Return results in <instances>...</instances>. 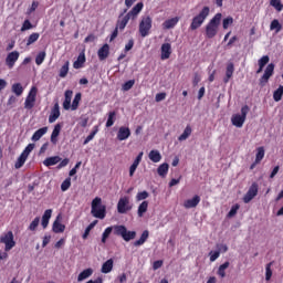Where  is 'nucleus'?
<instances>
[{
	"label": "nucleus",
	"mask_w": 283,
	"mask_h": 283,
	"mask_svg": "<svg viewBox=\"0 0 283 283\" xmlns=\"http://www.w3.org/2000/svg\"><path fill=\"white\" fill-rule=\"evenodd\" d=\"M270 4L272 6V8H275V10H277V12H282L283 4H282L281 0H271Z\"/></svg>",
	"instance_id": "obj_54"
},
{
	"label": "nucleus",
	"mask_w": 283,
	"mask_h": 283,
	"mask_svg": "<svg viewBox=\"0 0 283 283\" xmlns=\"http://www.w3.org/2000/svg\"><path fill=\"white\" fill-rule=\"evenodd\" d=\"M59 218H61V214H59L56 220L53 222V233H63L65 231V224L61 223V221H59Z\"/></svg>",
	"instance_id": "obj_23"
},
{
	"label": "nucleus",
	"mask_w": 283,
	"mask_h": 283,
	"mask_svg": "<svg viewBox=\"0 0 283 283\" xmlns=\"http://www.w3.org/2000/svg\"><path fill=\"white\" fill-rule=\"evenodd\" d=\"M114 234L120 235L125 242H129L136 238V231H127L125 226H114Z\"/></svg>",
	"instance_id": "obj_5"
},
{
	"label": "nucleus",
	"mask_w": 283,
	"mask_h": 283,
	"mask_svg": "<svg viewBox=\"0 0 283 283\" xmlns=\"http://www.w3.org/2000/svg\"><path fill=\"white\" fill-rule=\"evenodd\" d=\"M19 51L10 52L6 57V65L9 67V70H12L14 67V63L19 61Z\"/></svg>",
	"instance_id": "obj_13"
},
{
	"label": "nucleus",
	"mask_w": 283,
	"mask_h": 283,
	"mask_svg": "<svg viewBox=\"0 0 283 283\" xmlns=\"http://www.w3.org/2000/svg\"><path fill=\"white\" fill-rule=\"evenodd\" d=\"M143 8H145V4L143 2H138L136 7H133L132 10L123 17V13L119 15V19L117 20L116 28L119 30H125L127 28V24L129 21H136L138 19V15L140 12H143ZM120 17H123L120 19Z\"/></svg>",
	"instance_id": "obj_1"
},
{
	"label": "nucleus",
	"mask_w": 283,
	"mask_h": 283,
	"mask_svg": "<svg viewBox=\"0 0 283 283\" xmlns=\"http://www.w3.org/2000/svg\"><path fill=\"white\" fill-rule=\"evenodd\" d=\"M233 25V17H227L222 20V28L223 30H229V27Z\"/></svg>",
	"instance_id": "obj_52"
},
{
	"label": "nucleus",
	"mask_w": 283,
	"mask_h": 283,
	"mask_svg": "<svg viewBox=\"0 0 283 283\" xmlns=\"http://www.w3.org/2000/svg\"><path fill=\"white\" fill-rule=\"evenodd\" d=\"M114 269V260L108 259L106 262L103 263L102 265V273H112V270Z\"/></svg>",
	"instance_id": "obj_30"
},
{
	"label": "nucleus",
	"mask_w": 283,
	"mask_h": 283,
	"mask_svg": "<svg viewBox=\"0 0 283 283\" xmlns=\"http://www.w3.org/2000/svg\"><path fill=\"white\" fill-rule=\"evenodd\" d=\"M134 85H136V80H129L123 84L122 90L124 92H129Z\"/></svg>",
	"instance_id": "obj_48"
},
{
	"label": "nucleus",
	"mask_w": 283,
	"mask_h": 283,
	"mask_svg": "<svg viewBox=\"0 0 283 283\" xmlns=\"http://www.w3.org/2000/svg\"><path fill=\"white\" fill-rule=\"evenodd\" d=\"M147 209H149V201L142 202L137 209L138 218H143V216H145V213H147Z\"/></svg>",
	"instance_id": "obj_33"
},
{
	"label": "nucleus",
	"mask_w": 283,
	"mask_h": 283,
	"mask_svg": "<svg viewBox=\"0 0 283 283\" xmlns=\"http://www.w3.org/2000/svg\"><path fill=\"white\" fill-rule=\"evenodd\" d=\"M282 96H283V85H280L279 88L273 93V98L275 103H280V101H282Z\"/></svg>",
	"instance_id": "obj_42"
},
{
	"label": "nucleus",
	"mask_w": 283,
	"mask_h": 283,
	"mask_svg": "<svg viewBox=\"0 0 283 283\" xmlns=\"http://www.w3.org/2000/svg\"><path fill=\"white\" fill-rule=\"evenodd\" d=\"M178 21H180L178 17L166 20L164 22L165 30H171L172 28H176V25H178Z\"/></svg>",
	"instance_id": "obj_31"
},
{
	"label": "nucleus",
	"mask_w": 283,
	"mask_h": 283,
	"mask_svg": "<svg viewBox=\"0 0 283 283\" xmlns=\"http://www.w3.org/2000/svg\"><path fill=\"white\" fill-rule=\"evenodd\" d=\"M260 189V186L258 185V182H253L249 190L247 191V193L243 196V202L245 205H249V202H251V200H253V198H255V196H258V191Z\"/></svg>",
	"instance_id": "obj_11"
},
{
	"label": "nucleus",
	"mask_w": 283,
	"mask_h": 283,
	"mask_svg": "<svg viewBox=\"0 0 283 283\" xmlns=\"http://www.w3.org/2000/svg\"><path fill=\"white\" fill-rule=\"evenodd\" d=\"M11 92L15 94V96H21L23 94V85H21V83L12 84Z\"/></svg>",
	"instance_id": "obj_36"
},
{
	"label": "nucleus",
	"mask_w": 283,
	"mask_h": 283,
	"mask_svg": "<svg viewBox=\"0 0 283 283\" xmlns=\"http://www.w3.org/2000/svg\"><path fill=\"white\" fill-rule=\"evenodd\" d=\"M33 150L34 144H29L21 154L22 156H25L28 158V156H30V154H32Z\"/></svg>",
	"instance_id": "obj_59"
},
{
	"label": "nucleus",
	"mask_w": 283,
	"mask_h": 283,
	"mask_svg": "<svg viewBox=\"0 0 283 283\" xmlns=\"http://www.w3.org/2000/svg\"><path fill=\"white\" fill-rule=\"evenodd\" d=\"M148 239H149V230H145L142 233L139 240L134 242V247H143V244H145Z\"/></svg>",
	"instance_id": "obj_28"
},
{
	"label": "nucleus",
	"mask_w": 283,
	"mask_h": 283,
	"mask_svg": "<svg viewBox=\"0 0 283 283\" xmlns=\"http://www.w3.org/2000/svg\"><path fill=\"white\" fill-rule=\"evenodd\" d=\"M69 72H70V61H66L60 69V73H59L60 78H65Z\"/></svg>",
	"instance_id": "obj_37"
},
{
	"label": "nucleus",
	"mask_w": 283,
	"mask_h": 283,
	"mask_svg": "<svg viewBox=\"0 0 283 283\" xmlns=\"http://www.w3.org/2000/svg\"><path fill=\"white\" fill-rule=\"evenodd\" d=\"M50 218H52V209L45 210L42 216L41 224L43 229H48V224H50Z\"/></svg>",
	"instance_id": "obj_24"
},
{
	"label": "nucleus",
	"mask_w": 283,
	"mask_h": 283,
	"mask_svg": "<svg viewBox=\"0 0 283 283\" xmlns=\"http://www.w3.org/2000/svg\"><path fill=\"white\" fill-rule=\"evenodd\" d=\"M211 9L209 7H203L201 11L192 18L190 23V30H198V28H202V23L207 21V17H209Z\"/></svg>",
	"instance_id": "obj_4"
},
{
	"label": "nucleus",
	"mask_w": 283,
	"mask_h": 283,
	"mask_svg": "<svg viewBox=\"0 0 283 283\" xmlns=\"http://www.w3.org/2000/svg\"><path fill=\"white\" fill-rule=\"evenodd\" d=\"M70 187H72V179L71 178H66L62 185H61V189L62 191H67V189H70Z\"/></svg>",
	"instance_id": "obj_57"
},
{
	"label": "nucleus",
	"mask_w": 283,
	"mask_h": 283,
	"mask_svg": "<svg viewBox=\"0 0 283 283\" xmlns=\"http://www.w3.org/2000/svg\"><path fill=\"white\" fill-rule=\"evenodd\" d=\"M81 93H76L72 104H71V108L72 112H76V109H78V103H81Z\"/></svg>",
	"instance_id": "obj_43"
},
{
	"label": "nucleus",
	"mask_w": 283,
	"mask_h": 283,
	"mask_svg": "<svg viewBox=\"0 0 283 283\" xmlns=\"http://www.w3.org/2000/svg\"><path fill=\"white\" fill-rule=\"evenodd\" d=\"M25 160H28V157L21 154L14 164L15 169H21L25 165Z\"/></svg>",
	"instance_id": "obj_46"
},
{
	"label": "nucleus",
	"mask_w": 283,
	"mask_h": 283,
	"mask_svg": "<svg viewBox=\"0 0 283 283\" xmlns=\"http://www.w3.org/2000/svg\"><path fill=\"white\" fill-rule=\"evenodd\" d=\"M85 53L82 52L78 54L77 60L73 63V67L74 70H81V67H83V65H85Z\"/></svg>",
	"instance_id": "obj_27"
},
{
	"label": "nucleus",
	"mask_w": 283,
	"mask_h": 283,
	"mask_svg": "<svg viewBox=\"0 0 283 283\" xmlns=\"http://www.w3.org/2000/svg\"><path fill=\"white\" fill-rule=\"evenodd\" d=\"M167 98V93H157L155 96L156 103H160Z\"/></svg>",
	"instance_id": "obj_62"
},
{
	"label": "nucleus",
	"mask_w": 283,
	"mask_h": 283,
	"mask_svg": "<svg viewBox=\"0 0 283 283\" xmlns=\"http://www.w3.org/2000/svg\"><path fill=\"white\" fill-rule=\"evenodd\" d=\"M151 17L147 15L142 18V21L139 22V34L140 36H149V31L151 30Z\"/></svg>",
	"instance_id": "obj_8"
},
{
	"label": "nucleus",
	"mask_w": 283,
	"mask_h": 283,
	"mask_svg": "<svg viewBox=\"0 0 283 283\" xmlns=\"http://www.w3.org/2000/svg\"><path fill=\"white\" fill-rule=\"evenodd\" d=\"M132 136L129 127L122 126L117 132V140H127Z\"/></svg>",
	"instance_id": "obj_16"
},
{
	"label": "nucleus",
	"mask_w": 283,
	"mask_h": 283,
	"mask_svg": "<svg viewBox=\"0 0 283 283\" xmlns=\"http://www.w3.org/2000/svg\"><path fill=\"white\" fill-rule=\"evenodd\" d=\"M127 211H132V203L129 202V196H124L117 202V212L127 213Z\"/></svg>",
	"instance_id": "obj_10"
},
{
	"label": "nucleus",
	"mask_w": 283,
	"mask_h": 283,
	"mask_svg": "<svg viewBox=\"0 0 283 283\" xmlns=\"http://www.w3.org/2000/svg\"><path fill=\"white\" fill-rule=\"evenodd\" d=\"M61 134V124H56L51 134V143L56 145L59 143V135Z\"/></svg>",
	"instance_id": "obj_25"
},
{
	"label": "nucleus",
	"mask_w": 283,
	"mask_h": 283,
	"mask_svg": "<svg viewBox=\"0 0 283 283\" xmlns=\"http://www.w3.org/2000/svg\"><path fill=\"white\" fill-rule=\"evenodd\" d=\"M97 56L99 61H105L109 56V44H104L97 51Z\"/></svg>",
	"instance_id": "obj_18"
},
{
	"label": "nucleus",
	"mask_w": 283,
	"mask_h": 283,
	"mask_svg": "<svg viewBox=\"0 0 283 283\" xmlns=\"http://www.w3.org/2000/svg\"><path fill=\"white\" fill-rule=\"evenodd\" d=\"M171 56V44L170 43H164L161 45V61H167Z\"/></svg>",
	"instance_id": "obj_17"
},
{
	"label": "nucleus",
	"mask_w": 283,
	"mask_h": 283,
	"mask_svg": "<svg viewBox=\"0 0 283 283\" xmlns=\"http://www.w3.org/2000/svg\"><path fill=\"white\" fill-rule=\"evenodd\" d=\"M271 264H273V263H268L266 268H265V280H266V282H269V280H271V277L273 276V271L271 270Z\"/></svg>",
	"instance_id": "obj_60"
},
{
	"label": "nucleus",
	"mask_w": 283,
	"mask_h": 283,
	"mask_svg": "<svg viewBox=\"0 0 283 283\" xmlns=\"http://www.w3.org/2000/svg\"><path fill=\"white\" fill-rule=\"evenodd\" d=\"M247 114H249V105H244L241 108V115L240 114H234L231 117V123L234 127H243L244 122L247 120Z\"/></svg>",
	"instance_id": "obj_6"
},
{
	"label": "nucleus",
	"mask_w": 283,
	"mask_h": 283,
	"mask_svg": "<svg viewBox=\"0 0 283 283\" xmlns=\"http://www.w3.org/2000/svg\"><path fill=\"white\" fill-rule=\"evenodd\" d=\"M231 263L229 261H226L223 264H221L217 271V275L219 277L224 279L227 277V269L230 266Z\"/></svg>",
	"instance_id": "obj_34"
},
{
	"label": "nucleus",
	"mask_w": 283,
	"mask_h": 283,
	"mask_svg": "<svg viewBox=\"0 0 283 283\" xmlns=\"http://www.w3.org/2000/svg\"><path fill=\"white\" fill-rule=\"evenodd\" d=\"M33 150L34 144H29L21 154L22 156H25L28 158V156H30V154H32Z\"/></svg>",
	"instance_id": "obj_58"
},
{
	"label": "nucleus",
	"mask_w": 283,
	"mask_h": 283,
	"mask_svg": "<svg viewBox=\"0 0 283 283\" xmlns=\"http://www.w3.org/2000/svg\"><path fill=\"white\" fill-rule=\"evenodd\" d=\"M144 153L140 151L137 157L135 158L134 163L129 167V177L134 178V174H136V169H138V165H140L143 160Z\"/></svg>",
	"instance_id": "obj_15"
},
{
	"label": "nucleus",
	"mask_w": 283,
	"mask_h": 283,
	"mask_svg": "<svg viewBox=\"0 0 283 283\" xmlns=\"http://www.w3.org/2000/svg\"><path fill=\"white\" fill-rule=\"evenodd\" d=\"M112 231H114V227H108L104 230L102 234V244H105L107 242V238L112 235Z\"/></svg>",
	"instance_id": "obj_44"
},
{
	"label": "nucleus",
	"mask_w": 283,
	"mask_h": 283,
	"mask_svg": "<svg viewBox=\"0 0 283 283\" xmlns=\"http://www.w3.org/2000/svg\"><path fill=\"white\" fill-rule=\"evenodd\" d=\"M270 30H276V32L282 31V24H280V21L277 19H274L270 24Z\"/></svg>",
	"instance_id": "obj_50"
},
{
	"label": "nucleus",
	"mask_w": 283,
	"mask_h": 283,
	"mask_svg": "<svg viewBox=\"0 0 283 283\" xmlns=\"http://www.w3.org/2000/svg\"><path fill=\"white\" fill-rule=\"evenodd\" d=\"M1 244H4V251H12L17 247V241H14V233L8 231L7 233L0 237Z\"/></svg>",
	"instance_id": "obj_7"
},
{
	"label": "nucleus",
	"mask_w": 283,
	"mask_h": 283,
	"mask_svg": "<svg viewBox=\"0 0 283 283\" xmlns=\"http://www.w3.org/2000/svg\"><path fill=\"white\" fill-rule=\"evenodd\" d=\"M41 34L34 32L32 34L29 35V38L27 39V46L32 45L33 43H36V41H39Z\"/></svg>",
	"instance_id": "obj_41"
},
{
	"label": "nucleus",
	"mask_w": 283,
	"mask_h": 283,
	"mask_svg": "<svg viewBox=\"0 0 283 283\" xmlns=\"http://www.w3.org/2000/svg\"><path fill=\"white\" fill-rule=\"evenodd\" d=\"M32 28H34V25H32V22H30V20H24V22L22 23V27H21V32L32 30Z\"/></svg>",
	"instance_id": "obj_56"
},
{
	"label": "nucleus",
	"mask_w": 283,
	"mask_h": 283,
	"mask_svg": "<svg viewBox=\"0 0 283 283\" xmlns=\"http://www.w3.org/2000/svg\"><path fill=\"white\" fill-rule=\"evenodd\" d=\"M39 92V88L36 86H32L31 90L28 93V96L24 101V108L25 109H32L36 103V94Z\"/></svg>",
	"instance_id": "obj_9"
},
{
	"label": "nucleus",
	"mask_w": 283,
	"mask_h": 283,
	"mask_svg": "<svg viewBox=\"0 0 283 283\" xmlns=\"http://www.w3.org/2000/svg\"><path fill=\"white\" fill-rule=\"evenodd\" d=\"M60 161H61V158L59 156H53V157H48L43 161V165L45 167H53V165H59Z\"/></svg>",
	"instance_id": "obj_35"
},
{
	"label": "nucleus",
	"mask_w": 283,
	"mask_h": 283,
	"mask_svg": "<svg viewBox=\"0 0 283 283\" xmlns=\"http://www.w3.org/2000/svg\"><path fill=\"white\" fill-rule=\"evenodd\" d=\"M163 264H164V261H163V260H157V261H155V262L153 263V270H154V271H158V269H161Z\"/></svg>",
	"instance_id": "obj_64"
},
{
	"label": "nucleus",
	"mask_w": 283,
	"mask_h": 283,
	"mask_svg": "<svg viewBox=\"0 0 283 283\" xmlns=\"http://www.w3.org/2000/svg\"><path fill=\"white\" fill-rule=\"evenodd\" d=\"M220 258V251L210 252V262H216Z\"/></svg>",
	"instance_id": "obj_63"
},
{
	"label": "nucleus",
	"mask_w": 283,
	"mask_h": 283,
	"mask_svg": "<svg viewBox=\"0 0 283 283\" xmlns=\"http://www.w3.org/2000/svg\"><path fill=\"white\" fill-rule=\"evenodd\" d=\"M148 158L151 163H160V160H163V155H160L159 150H150Z\"/></svg>",
	"instance_id": "obj_29"
},
{
	"label": "nucleus",
	"mask_w": 283,
	"mask_h": 283,
	"mask_svg": "<svg viewBox=\"0 0 283 283\" xmlns=\"http://www.w3.org/2000/svg\"><path fill=\"white\" fill-rule=\"evenodd\" d=\"M116 123V111H112L108 113L106 127H112Z\"/></svg>",
	"instance_id": "obj_40"
},
{
	"label": "nucleus",
	"mask_w": 283,
	"mask_h": 283,
	"mask_svg": "<svg viewBox=\"0 0 283 283\" xmlns=\"http://www.w3.org/2000/svg\"><path fill=\"white\" fill-rule=\"evenodd\" d=\"M91 213L93 218H97L98 220H105L107 216V206L103 205V199L101 197H95L91 203Z\"/></svg>",
	"instance_id": "obj_2"
},
{
	"label": "nucleus",
	"mask_w": 283,
	"mask_h": 283,
	"mask_svg": "<svg viewBox=\"0 0 283 283\" xmlns=\"http://www.w3.org/2000/svg\"><path fill=\"white\" fill-rule=\"evenodd\" d=\"M94 274V270L92 268L83 270L78 276H77V282H83V280H87V277H92Z\"/></svg>",
	"instance_id": "obj_26"
},
{
	"label": "nucleus",
	"mask_w": 283,
	"mask_h": 283,
	"mask_svg": "<svg viewBox=\"0 0 283 283\" xmlns=\"http://www.w3.org/2000/svg\"><path fill=\"white\" fill-rule=\"evenodd\" d=\"M45 134H48V126H44V127L35 130L31 137V140H33V143H36V140H41V138H43V136H45Z\"/></svg>",
	"instance_id": "obj_22"
},
{
	"label": "nucleus",
	"mask_w": 283,
	"mask_h": 283,
	"mask_svg": "<svg viewBox=\"0 0 283 283\" xmlns=\"http://www.w3.org/2000/svg\"><path fill=\"white\" fill-rule=\"evenodd\" d=\"M41 222V218L35 217L29 226V231H36L39 223Z\"/></svg>",
	"instance_id": "obj_53"
},
{
	"label": "nucleus",
	"mask_w": 283,
	"mask_h": 283,
	"mask_svg": "<svg viewBox=\"0 0 283 283\" xmlns=\"http://www.w3.org/2000/svg\"><path fill=\"white\" fill-rule=\"evenodd\" d=\"M157 174L161 178H165L167 176V174H169V164L164 163V164L159 165V167L157 168Z\"/></svg>",
	"instance_id": "obj_32"
},
{
	"label": "nucleus",
	"mask_w": 283,
	"mask_h": 283,
	"mask_svg": "<svg viewBox=\"0 0 283 283\" xmlns=\"http://www.w3.org/2000/svg\"><path fill=\"white\" fill-rule=\"evenodd\" d=\"M135 198L137 202H142V200L146 201L147 198H149V193L147 192V190L139 191L137 192Z\"/></svg>",
	"instance_id": "obj_47"
},
{
	"label": "nucleus",
	"mask_w": 283,
	"mask_h": 283,
	"mask_svg": "<svg viewBox=\"0 0 283 283\" xmlns=\"http://www.w3.org/2000/svg\"><path fill=\"white\" fill-rule=\"evenodd\" d=\"M269 61H271V59L269 57V55H263L260 60H259V67H264Z\"/></svg>",
	"instance_id": "obj_61"
},
{
	"label": "nucleus",
	"mask_w": 283,
	"mask_h": 283,
	"mask_svg": "<svg viewBox=\"0 0 283 283\" xmlns=\"http://www.w3.org/2000/svg\"><path fill=\"white\" fill-rule=\"evenodd\" d=\"M220 23H222V13H216L206 25V39H213L218 35Z\"/></svg>",
	"instance_id": "obj_3"
},
{
	"label": "nucleus",
	"mask_w": 283,
	"mask_h": 283,
	"mask_svg": "<svg viewBox=\"0 0 283 283\" xmlns=\"http://www.w3.org/2000/svg\"><path fill=\"white\" fill-rule=\"evenodd\" d=\"M233 72H235V66L233 63H229L226 69V76L223 77V83H229L233 76Z\"/></svg>",
	"instance_id": "obj_21"
},
{
	"label": "nucleus",
	"mask_w": 283,
	"mask_h": 283,
	"mask_svg": "<svg viewBox=\"0 0 283 283\" xmlns=\"http://www.w3.org/2000/svg\"><path fill=\"white\" fill-rule=\"evenodd\" d=\"M96 224H98V220H94L93 222H91V223L86 227V229H85V231H84V233H83V235H82L83 240H87V237L90 235V231H92V229H94V227H95Z\"/></svg>",
	"instance_id": "obj_39"
},
{
	"label": "nucleus",
	"mask_w": 283,
	"mask_h": 283,
	"mask_svg": "<svg viewBox=\"0 0 283 283\" xmlns=\"http://www.w3.org/2000/svg\"><path fill=\"white\" fill-rule=\"evenodd\" d=\"M60 116H61V107L59 106V102H56L51 109V114L49 115V123H56V119Z\"/></svg>",
	"instance_id": "obj_14"
},
{
	"label": "nucleus",
	"mask_w": 283,
	"mask_h": 283,
	"mask_svg": "<svg viewBox=\"0 0 283 283\" xmlns=\"http://www.w3.org/2000/svg\"><path fill=\"white\" fill-rule=\"evenodd\" d=\"M45 56H46L45 51H41L40 53H38V55L35 56L36 65H42L43 61H45Z\"/></svg>",
	"instance_id": "obj_51"
},
{
	"label": "nucleus",
	"mask_w": 283,
	"mask_h": 283,
	"mask_svg": "<svg viewBox=\"0 0 283 283\" xmlns=\"http://www.w3.org/2000/svg\"><path fill=\"white\" fill-rule=\"evenodd\" d=\"M191 132H192L191 126L190 125L186 126L184 133L178 137V140L180 143H182V140H187V138L191 136Z\"/></svg>",
	"instance_id": "obj_38"
},
{
	"label": "nucleus",
	"mask_w": 283,
	"mask_h": 283,
	"mask_svg": "<svg viewBox=\"0 0 283 283\" xmlns=\"http://www.w3.org/2000/svg\"><path fill=\"white\" fill-rule=\"evenodd\" d=\"M239 210H240V206L238 203L233 205L230 211L228 212V218H233Z\"/></svg>",
	"instance_id": "obj_55"
},
{
	"label": "nucleus",
	"mask_w": 283,
	"mask_h": 283,
	"mask_svg": "<svg viewBox=\"0 0 283 283\" xmlns=\"http://www.w3.org/2000/svg\"><path fill=\"white\" fill-rule=\"evenodd\" d=\"M72 96H74V92L71 90L65 91L64 93V102H63V108L70 109L72 105Z\"/></svg>",
	"instance_id": "obj_20"
},
{
	"label": "nucleus",
	"mask_w": 283,
	"mask_h": 283,
	"mask_svg": "<svg viewBox=\"0 0 283 283\" xmlns=\"http://www.w3.org/2000/svg\"><path fill=\"white\" fill-rule=\"evenodd\" d=\"M273 72H275V64L270 63L268 64L263 76L260 78V86L264 87L269 83V78L273 76Z\"/></svg>",
	"instance_id": "obj_12"
},
{
	"label": "nucleus",
	"mask_w": 283,
	"mask_h": 283,
	"mask_svg": "<svg viewBox=\"0 0 283 283\" xmlns=\"http://www.w3.org/2000/svg\"><path fill=\"white\" fill-rule=\"evenodd\" d=\"M263 159H264V147H259L256 148L255 160L256 163H262Z\"/></svg>",
	"instance_id": "obj_49"
},
{
	"label": "nucleus",
	"mask_w": 283,
	"mask_h": 283,
	"mask_svg": "<svg viewBox=\"0 0 283 283\" xmlns=\"http://www.w3.org/2000/svg\"><path fill=\"white\" fill-rule=\"evenodd\" d=\"M96 134H98V126H94L91 134L85 138L83 145H87L90 142L94 140V136H96Z\"/></svg>",
	"instance_id": "obj_45"
},
{
	"label": "nucleus",
	"mask_w": 283,
	"mask_h": 283,
	"mask_svg": "<svg viewBox=\"0 0 283 283\" xmlns=\"http://www.w3.org/2000/svg\"><path fill=\"white\" fill-rule=\"evenodd\" d=\"M197 205H200V196L196 195L192 199H188L184 202L185 209H195Z\"/></svg>",
	"instance_id": "obj_19"
}]
</instances>
